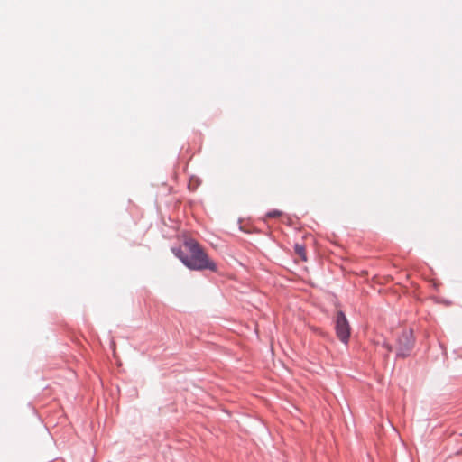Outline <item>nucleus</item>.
<instances>
[{
  "instance_id": "nucleus-4",
  "label": "nucleus",
  "mask_w": 462,
  "mask_h": 462,
  "mask_svg": "<svg viewBox=\"0 0 462 462\" xmlns=\"http://www.w3.org/2000/svg\"><path fill=\"white\" fill-rule=\"evenodd\" d=\"M294 252L303 261H307L306 248L304 245L296 243L294 245Z\"/></svg>"
},
{
  "instance_id": "nucleus-5",
  "label": "nucleus",
  "mask_w": 462,
  "mask_h": 462,
  "mask_svg": "<svg viewBox=\"0 0 462 462\" xmlns=\"http://www.w3.org/2000/svg\"><path fill=\"white\" fill-rule=\"evenodd\" d=\"M281 215H282V211H280L278 209H273V210L268 211L266 213V217L274 218V217H280Z\"/></svg>"
},
{
  "instance_id": "nucleus-1",
  "label": "nucleus",
  "mask_w": 462,
  "mask_h": 462,
  "mask_svg": "<svg viewBox=\"0 0 462 462\" xmlns=\"http://www.w3.org/2000/svg\"><path fill=\"white\" fill-rule=\"evenodd\" d=\"M171 252L190 271L208 270L217 273V264L208 256L204 247L194 238L187 237L180 246L171 247Z\"/></svg>"
},
{
  "instance_id": "nucleus-6",
  "label": "nucleus",
  "mask_w": 462,
  "mask_h": 462,
  "mask_svg": "<svg viewBox=\"0 0 462 462\" xmlns=\"http://www.w3.org/2000/svg\"><path fill=\"white\" fill-rule=\"evenodd\" d=\"M383 347L388 351V352H392L393 347V346L390 344V343H383Z\"/></svg>"
},
{
  "instance_id": "nucleus-3",
  "label": "nucleus",
  "mask_w": 462,
  "mask_h": 462,
  "mask_svg": "<svg viewBox=\"0 0 462 462\" xmlns=\"http://www.w3.org/2000/svg\"><path fill=\"white\" fill-rule=\"evenodd\" d=\"M335 330L337 338L344 344L347 345L350 337V325L346 314L342 310H338L336 314Z\"/></svg>"
},
{
  "instance_id": "nucleus-2",
  "label": "nucleus",
  "mask_w": 462,
  "mask_h": 462,
  "mask_svg": "<svg viewBox=\"0 0 462 462\" xmlns=\"http://www.w3.org/2000/svg\"><path fill=\"white\" fill-rule=\"evenodd\" d=\"M415 337L411 329H403L396 338V358L404 359L411 355Z\"/></svg>"
}]
</instances>
